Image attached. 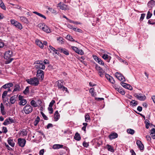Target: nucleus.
<instances>
[{"label": "nucleus", "mask_w": 155, "mask_h": 155, "mask_svg": "<svg viewBox=\"0 0 155 155\" xmlns=\"http://www.w3.org/2000/svg\"><path fill=\"white\" fill-rule=\"evenodd\" d=\"M145 14L143 13V14H141V16L140 17V21H143V19H144V18L145 16Z\"/></svg>", "instance_id": "6e6d98bb"}, {"label": "nucleus", "mask_w": 155, "mask_h": 155, "mask_svg": "<svg viewBox=\"0 0 155 155\" xmlns=\"http://www.w3.org/2000/svg\"><path fill=\"white\" fill-rule=\"evenodd\" d=\"M66 38L68 40L71 41H74V39L72 38V37L69 35H67L66 37Z\"/></svg>", "instance_id": "c03bdc74"}, {"label": "nucleus", "mask_w": 155, "mask_h": 155, "mask_svg": "<svg viewBox=\"0 0 155 155\" xmlns=\"http://www.w3.org/2000/svg\"><path fill=\"white\" fill-rule=\"evenodd\" d=\"M83 145L84 147H87L89 146L88 143L85 142H84L83 143Z\"/></svg>", "instance_id": "0e129e2a"}, {"label": "nucleus", "mask_w": 155, "mask_h": 155, "mask_svg": "<svg viewBox=\"0 0 155 155\" xmlns=\"http://www.w3.org/2000/svg\"><path fill=\"white\" fill-rule=\"evenodd\" d=\"M12 24L15 26L16 28L19 29H22V27L21 25L19 22L14 19H11L10 20Z\"/></svg>", "instance_id": "20e7f679"}, {"label": "nucleus", "mask_w": 155, "mask_h": 155, "mask_svg": "<svg viewBox=\"0 0 155 155\" xmlns=\"http://www.w3.org/2000/svg\"><path fill=\"white\" fill-rule=\"evenodd\" d=\"M54 116V118L55 119L56 121H57L60 118V114L58 113V110H56L55 112Z\"/></svg>", "instance_id": "393cba45"}, {"label": "nucleus", "mask_w": 155, "mask_h": 155, "mask_svg": "<svg viewBox=\"0 0 155 155\" xmlns=\"http://www.w3.org/2000/svg\"><path fill=\"white\" fill-rule=\"evenodd\" d=\"M148 7L150 8L155 6V1L152 0L150 1L147 4Z\"/></svg>", "instance_id": "4468645a"}, {"label": "nucleus", "mask_w": 155, "mask_h": 155, "mask_svg": "<svg viewBox=\"0 0 155 155\" xmlns=\"http://www.w3.org/2000/svg\"><path fill=\"white\" fill-rule=\"evenodd\" d=\"M154 21L153 20L150 19L148 21V22L150 24L154 25Z\"/></svg>", "instance_id": "680f3d73"}, {"label": "nucleus", "mask_w": 155, "mask_h": 155, "mask_svg": "<svg viewBox=\"0 0 155 155\" xmlns=\"http://www.w3.org/2000/svg\"><path fill=\"white\" fill-rule=\"evenodd\" d=\"M60 9L62 10H66L67 9V6L64 4H62L59 5Z\"/></svg>", "instance_id": "58836bf2"}, {"label": "nucleus", "mask_w": 155, "mask_h": 155, "mask_svg": "<svg viewBox=\"0 0 155 155\" xmlns=\"http://www.w3.org/2000/svg\"><path fill=\"white\" fill-rule=\"evenodd\" d=\"M116 90L120 93L122 95H124L125 94V92L123 88L121 87H117L115 88Z\"/></svg>", "instance_id": "dca6fc26"}, {"label": "nucleus", "mask_w": 155, "mask_h": 155, "mask_svg": "<svg viewBox=\"0 0 155 155\" xmlns=\"http://www.w3.org/2000/svg\"><path fill=\"white\" fill-rule=\"evenodd\" d=\"M41 114L43 117V118L45 120H47L48 119V117L45 115V114L43 112H41Z\"/></svg>", "instance_id": "13d9d810"}, {"label": "nucleus", "mask_w": 155, "mask_h": 155, "mask_svg": "<svg viewBox=\"0 0 155 155\" xmlns=\"http://www.w3.org/2000/svg\"><path fill=\"white\" fill-rule=\"evenodd\" d=\"M35 43L38 45L41 48H42L44 46L42 42L39 39H37L35 40Z\"/></svg>", "instance_id": "a211bd4d"}, {"label": "nucleus", "mask_w": 155, "mask_h": 155, "mask_svg": "<svg viewBox=\"0 0 155 155\" xmlns=\"http://www.w3.org/2000/svg\"><path fill=\"white\" fill-rule=\"evenodd\" d=\"M102 58L106 60L108 62H109L111 59V57L107 54H104L103 55Z\"/></svg>", "instance_id": "aec40b11"}, {"label": "nucleus", "mask_w": 155, "mask_h": 155, "mask_svg": "<svg viewBox=\"0 0 155 155\" xmlns=\"http://www.w3.org/2000/svg\"><path fill=\"white\" fill-rule=\"evenodd\" d=\"M31 104L33 107H37L38 105L34 100H32L31 101Z\"/></svg>", "instance_id": "a19ab883"}, {"label": "nucleus", "mask_w": 155, "mask_h": 155, "mask_svg": "<svg viewBox=\"0 0 155 155\" xmlns=\"http://www.w3.org/2000/svg\"><path fill=\"white\" fill-rule=\"evenodd\" d=\"M9 124H10V123L8 118L5 120L4 122L3 123V124L5 125H7Z\"/></svg>", "instance_id": "de8ad7c7"}, {"label": "nucleus", "mask_w": 155, "mask_h": 155, "mask_svg": "<svg viewBox=\"0 0 155 155\" xmlns=\"http://www.w3.org/2000/svg\"><path fill=\"white\" fill-rule=\"evenodd\" d=\"M119 33L120 35L123 37H125L126 34V31L125 30H120Z\"/></svg>", "instance_id": "bb28decb"}, {"label": "nucleus", "mask_w": 155, "mask_h": 155, "mask_svg": "<svg viewBox=\"0 0 155 155\" xmlns=\"http://www.w3.org/2000/svg\"><path fill=\"white\" fill-rule=\"evenodd\" d=\"M13 56L12 52L10 50H8L5 52L4 54V58L6 60L5 63L8 64L11 63L13 60V58L11 57Z\"/></svg>", "instance_id": "f257e3e1"}, {"label": "nucleus", "mask_w": 155, "mask_h": 155, "mask_svg": "<svg viewBox=\"0 0 155 155\" xmlns=\"http://www.w3.org/2000/svg\"><path fill=\"white\" fill-rule=\"evenodd\" d=\"M121 85L122 86H123L124 88L129 89L130 90H132L133 88L131 86L130 84H127L125 83L121 82Z\"/></svg>", "instance_id": "9b49d317"}, {"label": "nucleus", "mask_w": 155, "mask_h": 155, "mask_svg": "<svg viewBox=\"0 0 155 155\" xmlns=\"http://www.w3.org/2000/svg\"><path fill=\"white\" fill-rule=\"evenodd\" d=\"M57 40L58 41L59 43L61 44H64L65 41V40L61 37L58 38Z\"/></svg>", "instance_id": "e433bc0d"}, {"label": "nucleus", "mask_w": 155, "mask_h": 155, "mask_svg": "<svg viewBox=\"0 0 155 155\" xmlns=\"http://www.w3.org/2000/svg\"><path fill=\"white\" fill-rule=\"evenodd\" d=\"M85 121L87 122H88V121L90 120V117L89 115L88 114L85 115Z\"/></svg>", "instance_id": "a18cd8bd"}, {"label": "nucleus", "mask_w": 155, "mask_h": 155, "mask_svg": "<svg viewBox=\"0 0 155 155\" xmlns=\"http://www.w3.org/2000/svg\"><path fill=\"white\" fill-rule=\"evenodd\" d=\"M13 84L12 83H9L5 84L3 85L0 88V89L2 88H3L4 89H6L7 88H10L11 87L13 86Z\"/></svg>", "instance_id": "f3484780"}, {"label": "nucleus", "mask_w": 155, "mask_h": 155, "mask_svg": "<svg viewBox=\"0 0 155 155\" xmlns=\"http://www.w3.org/2000/svg\"><path fill=\"white\" fill-rule=\"evenodd\" d=\"M37 76L39 80H43L44 78V71L40 69L38 70L37 71Z\"/></svg>", "instance_id": "39448f33"}, {"label": "nucleus", "mask_w": 155, "mask_h": 155, "mask_svg": "<svg viewBox=\"0 0 155 155\" xmlns=\"http://www.w3.org/2000/svg\"><path fill=\"white\" fill-rule=\"evenodd\" d=\"M26 81L28 83L33 86H37L39 84L38 79L35 77L31 78L30 79H27Z\"/></svg>", "instance_id": "f03ea898"}, {"label": "nucleus", "mask_w": 155, "mask_h": 155, "mask_svg": "<svg viewBox=\"0 0 155 155\" xmlns=\"http://www.w3.org/2000/svg\"><path fill=\"white\" fill-rule=\"evenodd\" d=\"M155 134V129L154 128H152L151 130V135H153Z\"/></svg>", "instance_id": "774afa93"}, {"label": "nucleus", "mask_w": 155, "mask_h": 155, "mask_svg": "<svg viewBox=\"0 0 155 155\" xmlns=\"http://www.w3.org/2000/svg\"><path fill=\"white\" fill-rule=\"evenodd\" d=\"M152 15V14L151 13L150 11H148L147 16V19H149L151 17Z\"/></svg>", "instance_id": "3c124183"}, {"label": "nucleus", "mask_w": 155, "mask_h": 155, "mask_svg": "<svg viewBox=\"0 0 155 155\" xmlns=\"http://www.w3.org/2000/svg\"><path fill=\"white\" fill-rule=\"evenodd\" d=\"M55 103V101L54 100H52L49 104V107H52L53 106V105Z\"/></svg>", "instance_id": "4d7b16f0"}, {"label": "nucleus", "mask_w": 155, "mask_h": 155, "mask_svg": "<svg viewBox=\"0 0 155 155\" xmlns=\"http://www.w3.org/2000/svg\"><path fill=\"white\" fill-rule=\"evenodd\" d=\"M49 48L50 49H51V50L53 51L54 52L55 54H58L59 53H58L57 52V51H59L58 50V48L56 50L55 49V48H53V47L51 45H50L49 46Z\"/></svg>", "instance_id": "f704fd0d"}, {"label": "nucleus", "mask_w": 155, "mask_h": 155, "mask_svg": "<svg viewBox=\"0 0 155 155\" xmlns=\"http://www.w3.org/2000/svg\"><path fill=\"white\" fill-rule=\"evenodd\" d=\"M127 132L128 134L133 135L134 134L135 131L131 129H128L127 130Z\"/></svg>", "instance_id": "79ce46f5"}, {"label": "nucleus", "mask_w": 155, "mask_h": 155, "mask_svg": "<svg viewBox=\"0 0 155 155\" xmlns=\"http://www.w3.org/2000/svg\"><path fill=\"white\" fill-rule=\"evenodd\" d=\"M1 112L3 115H5L6 114V112L5 110L4 107L2 103H1L0 105Z\"/></svg>", "instance_id": "b1692460"}, {"label": "nucleus", "mask_w": 155, "mask_h": 155, "mask_svg": "<svg viewBox=\"0 0 155 155\" xmlns=\"http://www.w3.org/2000/svg\"><path fill=\"white\" fill-rule=\"evenodd\" d=\"M43 62L42 61H37L34 62V64H37V65H39L40 64H41V63H42Z\"/></svg>", "instance_id": "864d4df0"}, {"label": "nucleus", "mask_w": 155, "mask_h": 155, "mask_svg": "<svg viewBox=\"0 0 155 155\" xmlns=\"http://www.w3.org/2000/svg\"><path fill=\"white\" fill-rule=\"evenodd\" d=\"M99 71V74L101 77H102L104 74V71L102 69H101Z\"/></svg>", "instance_id": "ea45409f"}, {"label": "nucleus", "mask_w": 155, "mask_h": 155, "mask_svg": "<svg viewBox=\"0 0 155 155\" xmlns=\"http://www.w3.org/2000/svg\"><path fill=\"white\" fill-rule=\"evenodd\" d=\"M105 77L107 78V79L109 80H110V78L112 77L111 76H110L109 74H105Z\"/></svg>", "instance_id": "e2e57ef3"}, {"label": "nucleus", "mask_w": 155, "mask_h": 155, "mask_svg": "<svg viewBox=\"0 0 155 155\" xmlns=\"http://www.w3.org/2000/svg\"><path fill=\"white\" fill-rule=\"evenodd\" d=\"M106 147L108 151H110L112 152H114V149L113 147L111 146L109 144H107Z\"/></svg>", "instance_id": "2f4dec72"}, {"label": "nucleus", "mask_w": 155, "mask_h": 155, "mask_svg": "<svg viewBox=\"0 0 155 155\" xmlns=\"http://www.w3.org/2000/svg\"><path fill=\"white\" fill-rule=\"evenodd\" d=\"M48 110L49 111V113L52 114L53 113V110L52 107H48Z\"/></svg>", "instance_id": "bf43d9fd"}, {"label": "nucleus", "mask_w": 155, "mask_h": 155, "mask_svg": "<svg viewBox=\"0 0 155 155\" xmlns=\"http://www.w3.org/2000/svg\"><path fill=\"white\" fill-rule=\"evenodd\" d=\"M97 62H98V63L99 64H101V65H104V63L103 62V61L102 60H101L99 58L97 60Z\"/></svg>", "instance_id": "8fccbe9b"}, {"label": "nucleus", "mask_w": 155, "mask_h": 155, "mask_svg": "<svg viewBox=\"0 0 155 155\" xmlns=\"http://www.w3.org/2000/svg\"><path fill=\"white\" fill-rule=\"evenodd\" d=\"M5 146L8 150H12V148L10 147L6 143L5 144Z\"/></svg>", "instance_id": "69168bd1"}, {"label": "nucleus", "mask_w": 155, "mask_h": 155, "mask_svg": "<svg viewBox=\"0 0 155 155\" xmlns=\"http://www.w3.org/2000/svg\"><path fill=\"white\" fill-rule=\"evenodd\" d=\"M18 134L22 137L26 136L27 135L28 131L25 129H23L22 130L19 131Z\"/></svg>", "instance_id": "ddd939ff"}, {"label": "nucleus", "mask_w": 155, "mask_h": 155, "mask_svg": "<svg viewBox=\"0 0 155 155\" xmlns=\"http://www.w3.org/2000/svg\"><path fill=\"white\" fill-rule=\"evenodd\" d=\"M115 76L120 81H125L124 77L121 74L117 72L115 73Z\"/></svg>", "instance_id": "0eeeda50"}, {"label": "nucleus", "mask_w": 155, "mask_h": 155, "mask_svg": "<svg viewBox=\"0 0 155 155\" xmlns=\"http://www.w3.org/2000/svg\"><path fill=\"white\" fill-rule=\"evenodd\" d=\"M33 12L34 13H35V14H36L37 15H38L39 16L44 18V19H46V17L44 15H42V14H41L40 13H39L37 12H35V11Z\"/></svg>", "instance_id": "72a5a7b5"}, {"label": "nucleus", "mask_w": 155, "mask_h": 155, "mask_svg": "<svg viewBox=\"0 0 155 155\" xmlns=\"http://www.w3.org/2000/svg\"><path fill=\"white\" fill-rule=\"evenodd\" d=\"M27 103V101L26 99H24L20 101V102L19 103V104L20 105H25Z\"/></svg>", "instance_id": "4c0bfd02"}, {"label": "nucleus", "mask_w": 155, "mask_h": 155, "mask_svg": "<svg viewBox=\"0 0 155 155\" xmlns=\"http://www.w3.org/2000/svg\"><path fill=\"white\" fill-rule=\"evenodd\" d=\"M8 93V91H4L2 94V98H4L7 95Z\"/></svg>", "instance_id": "5fc2aeb1"}, {"label": "nucleus", "mask_w": 155, "mask_h": 155, "mask_svg": "<svg viewBox=\"0 0 155 155\" xmlns=\"http://www.w3.org/2000/svg\"><path fill=\"white\" fill-rule=\"evenodd\" d=\"M40 120V118L39 117V116H37L34 122V125L35 126H36L37 125V124L39 122Z\"/></svg>", "instance_id": "c9c22d12"}, {"label": "nucleus", "mask_w": 155, "mask_h": 155, "mask_svg": "<svg viewBox=\"0 0 155 155\" xmlns=\"http://www.w3.org/2000/svg\"><path fill=\"white\" fill-rule=\"evenodd\" d=\"M117 134L116 133H115L110 134L109 136V137L110 140H112L117 138Z\"/></svg>", "instance_id": "4be33fe9"}, {"label": "nucleus", "mask_w": 155, "mask_h": 155, "mask_svg": "<svg viewBox=\"0 0 155 155\" xmlns=\"http://www.w3.org/2000/svg\"><path fill=\"white\" fill-rule=\"evenodd\" d=\"M32 110V107L29 104L26 105L23 108L24 111L26 114L31 113Z\"/></svg>", "instance_id": "7ed1b4c3"}, {"label": "nucleus", "mask_w": 155, "mask_h": 155, "mask_svg": "<svg viewBox=\"0 0 155 155\" xmlns=\"http://www.w3.org/2000/svg\"><path fill=\"white\" fill-rule=\"evenodd\" d=\"M35 67L37 69H39L43 70L45 68V66L43 62L42 63H41V64L35 65Z\"/></svg>", "instance_id": "6ab92c4d"}, {"label": "nucleus", "mask_w": 155, "mask_h": 155, "mask_svg": "<svg viewBox=\"0 0 155 155\" xmlns=\"http://www.w3.org/2000/svg\"><path fill=\"white\" fill-rule=\"evenodd\" d=\"M71 48L74 51L79 54L82 55L84 54L83 51L82 50L78 49L76 47L72 46Z\"/></svg>", "instance_id": "1a4fd4ad"}, {"label": "nucleus", "mask_w": 155, "mask_h": 155, "mask_svg": "<svg viewBox=\"0 0 155 155\" xmlns=\"http://www.w3.org/2000/svg\"><path fill=\"white\" fill-rule=\"evenodd\" d=\"M45 150L44 149L41 150L39 151L40 155H43L44 153Z\"/></svg>", "instance_id": "338daca9"}, {"label": "nucleus", "mask_w": 155, "mask_h": 155, "mask_svg": "<svg viewBox=\"0 0 155 155\" xmlns=\"http://www.w3.org/2000/svg\"><path fill=\"white\" fill-rule=\"evenodd\" d=\"M8 144L11 147H14V146L15 143L13 139H11L8 138Z\"/></svg>", "instance_id": "7c9ffc66"}, {"label": "nucleus", "mask_w": 155, "mask_h": 155, "mask_svg": "<svg viewBox=\"0 0 155 155\" xmlns=\"http://www.w3.org/2000/svg\"><path fill=\"white\" fill-rule=\"evenodd\" d=\"M74 139L76 140L79 141L81 139L80 135L78 133H76L74 137Z\"/></svg>", "instance_id": "c85d7f7f"}, {"label": "nucleus", "mask_w": 155, "mask_h": 155, "mask_svg": "<svg viewBox=\"0 0 155 155\" xmlns=\"http://www.w3.org/2000/svg\"><path fill=\"white\" fill-rule=\"evenodd\" d=\"M13 7L14 8L18 9H20L21 10L22 9L21 8V7L20 6H19V5H14V6Z\"/></svg>", "instance_id": "603ef678"}, {"label": "nucleus", "mask_w": 155, "mask_h": 155, "mask_svg": "<svg viewBox=\"0 0 155 155\" xmlns=\"http://www.w3.org/2000/svg\"><path fill=\"white\" fill-rule=\"evenodd\" d=\"M58 50L61 53H63L64 54L68 55L69 54V52L68 50L61 48H58Z\"/></svg>", "instance_id": "9d476101"}, {"label": "nucleus", "mask_w": 155, "mask_h": 155, "mask_svg": "<svg viewBox=\"0 0 155 155\" xmlns=\"http://www.w3.org/2000/svg\"><path fill=\"white\" fill-rule=\"evenodd\" d=\"M130 105L133 106H135L137 104V101L134 100H132L130 102Z\"/></svg>", "instance_id": "49530a36"}, {"label": "nucleus", "mask_w": 155, "mask_h": 155, "mask_svg": "<svg viewBox=\"0 0 155 155\" xmlns=\"http://www.w3.org/2000/svg\"><path fill=\"white\" fill-rule=\"evenodd\" d=\"M26 143V140L25 139L19 138L18 139V143L19 146L23 147L25 146Z\"/></svg>", "instance_id": "423d86ee"}, {"label": "nucleus", "mask_w": 155, "mask_h": 155, "mask_svg": "<svg viewBox=\"0 0 155 155\" xmlns=\"http://www.w3.org/2000/svg\"><path fill=\"white\" fill-rule=\"evenodd\" d=\"M29 87L27 86L26 87L25 89L23 92V93L25 94H27L29 93Z\"/></svg>", "instance_id": "09e8293b"}, {"label": "nucleus", "mask_w": 155, "mask_h": 155, "mask_svg": "<svg viewBox=\"0 0 155 155\" xmlns=\"http://www.w3.org/2000/svg\"><path fill=\"white\" fill-rule=\"evenodd\" d=\"M38 27L40 29H46L47 28L48 29L50 28L47 25L44 23H40L38 25Z\"/></svg>", "instance_id": "2eb2a0df"}, {"label": "nucleus", "mask_w": 155, "mask_h": 155, "mask_svg": "<svg viewBox=\"0 0 155 155\" xmlns=\"http://www.w3.org/2000/svg\"><path fill=\"white\" fill-rule=\"evenodd\" d=\"M20 20L21 21L25 23H28L29 22V21L28 20V19L23 16L20 17Z\"/></svg>", "instance_id": "c756f323"}, {"label": "nucleus", "mask_w": 155, "mask_h": 155, "mask_svg": "<svg viewBox=\"0 0 155 155\" xmlns=\"http://www.w3.org/2000/svg\"><path fill=\"white\" fill-rule=\"evenodd\" d=\"M94 87L91 88L89 91V92L91 94V95L93 97H95L96 95V94L94 92Z\"/></svg>", "instance_id": "a878e982"}, {"label": "nucleus", "mask_w": 155, "mask_h": 155, "mask_svg": "<svg viewBox=\"0 0 155 155\" xmlns=\"http://www.w3.org/2000/svg\"><path fill=\"white\" fill-rule=\"evenodd\" d=\"M134 96L137 97L138 99L140 101H144L146 98V97L144 95L141 96L140 94H138L136 93H134Z\"/></svg>", "instance_id": "6e6552de"}, {"label": "nucleus", "mask_w": 155, "mask_h": 155, "mask_svg": "<svg viewBox=\"0 0 155 155\" xmlns=\"http://www.w3.org/2000/svg\"><path fill=\"white\" fill-rule=\"evenodd\" d=\"M18 95H15L10 98V102L11 104H14L15 103L16 101L15 99L17 97Z\"/></svg>", "instance_id": "412c9836"}, {"label": "nucleus", "mask_w": 155, "mask_h": 155, "mask_svg": "<svg viewBox=\"0 0 155 155\" xmlns=\"http://www.w3.org/2000/svg\"><path fill=\"white\" fill-rule=\"evenodd\" d=\"M21 91V88L19 85L16 84L15 86V88L13 91V92L15 91Z\"/></svg>", "instance_id": "5701e85b"}, {"label": "nucleus", "mask_w": 155, "mask_h": 155, "mask_svg": "<svg viewBox=\"0 0 155 155\" xmlns=\"http://www.w3.org/2000/svg\"><path fill=\"white\" fill-rule=\"evenodd\" d=\"M136 143L138 147L140 149V150H143L144 146L140 140H137V141Z\"/></svg>", "instance_id": "f8f14e48"}, {"label": "nucleus", "mask_w": 155, "mask_h": 155, "mask_svg": "<svg viewBox=\"0 0 155 155\" xmlns=\"http://www.w3.org/2000/svg\"><path fill=\"white\" fill-rule=\"evenodd\" d=\"M63 81H58V86L59 89H61L62 87L63 86Z\"/></svg>", "instance_id": "473e14b6"}, {"label": "nucleus", "mask_w": 155, "mask_h": 155, "mask_svg": "<svg viewBox=\"0 0 155 155\" xmlns=\"http://www.w3.org/2000/svg\"><path fill=\"white\" fill-rule=\"evenodd\" d=\"M0 7L3 9L5 10V6L1 0H0Z\"/></svg>", "instance_id": "37998d69"}, {"label": "nucleus", "mask_w": 155, "mask_h": 155, "mask_svg": "<svg viewBox=\"0 0 155 155\" xmlns=\"http://www.w3.org/2000/svg\"><path fill=\"white\" fill-rule=\"evenodd\" d=\"M2 130L3 133H6L8 131L7 128L5 127H3L2 128Z\"/></svg>", "instance_id": "052dcab7"}, {"label": "nucleus", "mask_w": 155, "mask_h": 155, "mask_svg": "<svg viewBox=\"0 0 155 155\" xmlns=\"http://www.w3.org/2000/svg\"><path fill=\"white\" fill-rule=\"evenodd\" d=\"M63 146L62 145L59 144H54L53 146V148L54 149H57L60 148H63Z\"/></svg>", "instance_id": "cd10ccee"}]
</instances>
